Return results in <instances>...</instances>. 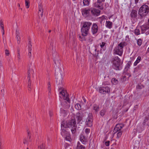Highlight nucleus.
Segmentation results:
<instances>
[{"label":"nucleus","mask_w":149,"mask_h":149,"mask_svg":"<svg viewBox=\"0 0 149 149\" xmlns=\"http://www.w3.org/2000/svg\"><path fill=\"white\" fill-rule=\"evenodd\" d=\"M64 126L65 127L71 128V130L72 133H74L77 128L76 122L75 119H72L68 122L65 123L63 121L62 122V126Z\"/></svg>","instance_id":"1"},{"label":"nucleus","mask_w":149,"mask_h":149,"mask_svg":"<svg viewBox=\"0 0 149 149\" xmlns=\"http://www.w3.org/2000/svg\"><path fill=\"white\" fill-rule=\"evenodd\" d=\"M121 60L118 56H116L112 58L111 63L112 64V67L116 70H120L122 69Z\"/></svg>","instance_id":"2"},{"label":"nucleus","mask_w":149,"mask_h":149,"mask_svg":"<svg viewBox=\"0 0 149 149\" xmlns=\"http://www.w3.org/2000/svg\"><path fill=\"white\" fill-rule=\"evenodd\" d=\"M66 92L64 90L62 89L61 91L60 92V93L59 94L60 98L61 99H63V100H62V101L60 100L61 102V104L62 106H63L66 104V101L69 103H70V100L69 98V95L67 94L66 96Z\"/></svg>","instance_id":"3"},{"label":"nucleus","mask_w":149,"mask_h":149,"mask_svg":"<svg viewBox=\"0 0 149 149\" xmlns=\"http://www.w3.org/2000/svg\"><path fill=\"white\" fill-rule=\"evenodd\" d=\"M63 72L60 69L58 68L55 70V75L56 79L57 84L62 85L63 83Z\"/></svg>","instance_id":"4"},{"label":"nucleus","mask_w":149,"mask_h":149,"mask_svg":"<svg viewBox=\"0 0 149 149\" xmlns=\"http://www.w3.org/2000/svg\"><path fill=\"white\" fill-rule=\"evenodd\" d=\"M125 46V42H121L114 49V54L122 56L123 52V48Z\"/></svg>","instance_id":"5"},{"label":"nucleus","mask_w":149,"mask_h":149,"mask_svg":"<svg viewBox=\"0 0 149 149\" xmlns=\"http://www.w3.org/2000/svg\"><path fill=\"white\" fill-rule=\"evenodd\" d=\"M149 12V7L147 5H144L139 9L138 13L141 16H146Z\"/></svg>","instance_id":"6"},{"label":"nucleus","mask_w":149,"mask_h":149,"mask_svg":"<svg viewBox=\"0 0 149 149\" xmlns=\"http://www.w3.org/2000/svg\"><path fill=\"white\" fill-rule=\"evenodd\" d=\"M92 23L88 22H84V36L88 35L89 31Z\"/></svg>","instance_id":"7"},{"label":"nucleus","mask_w":149,"mask_h":149,"mask_svg":"<svg viewBox=\"0 0 149 149\" xmlns=\"http://www.w3.org/2000/svg\"><path fill=\"white\" fill-rule=\"evenodd\" d=\"M110 91V88L108 86L100 87L99 89V92L103 94H104L106 93H109Z\"/></svg>","instance_id":"8"},{"label":"nucleus","mask_w":149,"mask_h":149,"mask_svg":"<svg viewBox=\"0 0 149 149\" xmlns=\"http://www.w3.org/2000/svg\"><path fill=\"white\" fill-rule=\"evenodd\" d=\"M27 132L28 137L27 139H24L23 141V143L24 144H29V142H31L32 140L31 133L29 130H27Z\"/></svg>","instance_id":"9"},{"label":"nucleus","mask_w":149,"mask_h":149,"mask_svg":"<svg viewBox=\"0 0 149 149\" xmlns=\"http://www.w3.org/2000/svg\"><path fill=\"white\" fill-rule=\"evenodd\" d=\"M93 117L91 114L89 113L87 118L86 125L88 127H91L93 125Z\"/></svg>","instance_id":"10"},{"label":"nucleus","mask_w":149,"mask_h":149,"mask_svg":"<svg viewBox=\"0 0 149 149\" xmlns=\"http://www.w3.org/2000/svg\"><path fill=\"white\" fill-rule=\"evenodd\" d=\"M77 118L78 123L80 124H82L83 122V118L84 116L83 114L79 112L77 113Z\"/></svg>","instance_id":"11"},{"label":"nucleus","mask_w":149,"mask_h":149,"mask_svg":"<svg viewBox=\"0 0 149 149\" xmlns=\"http://www.w3.org/2000/svg\"><path fill=\"white\" fill-rule=\"evenodd\" d=\"M124 126V125L123 124H117L114 129L113 132L116 133L119 131H120Z\"/></svg>","instance_id":"12"},{"label":"nucleus","mask_w":149,"mask_h":149,"mask_svg":"<svg viewBox=\"0 0 149 149\" xmlns=\"http://www.w3.org/2000/svg\"><path fill=\"white\" fill-rule=\"evenodd\" d=\"M28 67V71L27 78L28 79H30L31 76L33 77L34 72L33 70L30 68V65H29Z\"/></svg>","instance_id":"13"},{"label":"nucleus","mask_w":149,"mask_h":149,"mask_svg":"<svg viewBox=\"0 0 149 149\" xmlns=\"http://www.w3.org/2000/svg\"><path fill=\"white\" fill-rule=\"evenodd\" d=\"M83 22H81V23L82 24L81 26L82 28L81 29V31L82 33L81 35L79 34V39L81 41H83L84 40V29L83 28H84V23H83Z\"/></svg>","instance_id":"14"},{"label":"nucleus","mask_w":149,"mask_h":149,"mask_svg":"<svg viewBox=\"0 0 149 149\" xmlns=\"http://www.w3.org/2000/svg\"><path fill=\"white\" fill-rule=\"evenodd\" d=\"M98 27L97 25L95 23H93L91 28V31L93 34L96 33L98 31Z\"/></svg>","instance_id":"15"},{"label":"nucleus","mask_w":149,"mask_h":149,"mask_svg":"<svg viewBox=\"0 0 149 149\" xmlns=\"http://www.w3.org/2000/svg\"><path fill=\"white\" fill-rule=\"evenodd\" d=\"M61 135L63 136H65L66 135H68L69 133L67 132L65 129V128H66L64 126H62V123H61Z\"/></svg>","instance_id":"16"},{"label":"nucleus","mask_w":149,"mask_h":149,"mask_svg":"<svg viewBox=\"0 0 149 149\" xmlns=\"http://www.w3.org/2000/svg\"><path fill=\"white\" fill-rule=\"evenodd\" d=\"M29 45L28 46V56L29 58L31 59L32 56L31 52H32V45L31 43V41L29 42Z\"/></svg>","instance_id":"17"},{"label":"nucleus","mask_w":149,"mask_h":149,"mask_svg":"<svg viewBox=\"0 0 149 149\" xmlns=\"http://www.w3.org/2000/svg\"><path fill=\"white\" fill-rule=\"evenodd\" d=\"M100 11L97 9L93 8L91 10V13L95 16H98L100 14Z\"/></svg>","instance_id":"18"},{"label":"nucleus","mask_w":149,"mask_h":149,"mask_svg":"<svg viewBox=\"0 0 149 149\" xmlns=\"http://www.w3.org/2000/svg\"><path fill=\"white\" fill-rule=\"evenodd\" d=\"M140 27L142 34L144 33L147 29H149V26H147L146 24L141 26Z\"/></svg>","instance_id":"19"},{"label":"nucleus","mask_w":149,"mask_h":149,"mask_svg":"<svg viewBox=\"0 0 149 149\" xmlns=\"http://www.w3.org/2000/svg\"><path fill=\"white\" fill-rule=\"evenodd\" d=\"M54 63L56 65V68L55 70H56L58 68L60 69L59 66L61 64V61L57 58H55L54 59Z\"/></svg>","instance_id":"20"},{"label":"nucleus","mask_w":149,"mask_h":149,"mask_svg":"<svg viewBox=\"0 0 149 149\" xmlns=\"http://www.w3.org/2000/svg\"><path fill=\"white\" fill-rule=\"evenodd\" d=\"M130 17L132 19H134L137 17V11L133 10H132L130 15Z\"/></svg>","instance_id":"21"},{"label":"nucleus","mask_w":149,"mask_h":149,"mask_svg":"<svg viewBox=\"0 0 149 149\" xmlns=\"http://www.w3.org/2000/svg\"><path fill=\"white\" fill-rule=\"evenodd\" d=\"M148 121H149V114L146 115L145 116L143 124V125H145L146 123L147 125H149V122H148Z\"/></svg>","instance_id":"22"},{"label":"nucleus","mask_w":149,"mask_h":149,"mask_svg":"<svg viewBox=\"0 0 149 149\" xmlns=\"http://www.w3.org/2000/svg\"><path fill=\"white\" fill-rule=\"evenodd\" d=\"M91 10L90 8H84V17L88 16L90 15Z\"/></svg>","instance_id":"23"},{"label":"nucleus","mask_w":149,"mask_h":149,"mask_svg":"<svg viewBox=\"0 0 149 149\" xmlns=\"http://www.w3.org/2000/svg\"><path fill=\"white\" fill-rule=\"evenodd\" d=\"M112 25L113 23L112 22L110 21H106L105 26L107 28L111 29L112 28Z\"/></svg>","instance_id":"24"},{"label":"nucleus","mask_w":149,"mask_h":149,"mask_svg":"<svg viewBox=\"0 0 149 149\" xmlns=\"http://www.w3.org/2000/svg\"><path fill=\"white\" fill-rule=\"evenodd\" d=\"M141 57L140 56H138L135 61L134 63V66H136L138 63L141 61Z\"/></svg>","instance_id":"25"},{"label":"nucleus","mask_w":149,"mask_h":149,"mask_svg":"<svg viewBox=\"0 0 149 149\" xmlns=\"http://www.w3.org/2000/svg\"><path fill=\"white\" fill-rule=\"evenodd\" d=\"M0 26L1 28V31L2 32L3 35L4 34V30L3 24L2 20L0 21Z\"/></svg>","instance_id":"26"},{"label":"nucleus","mask_w":149,"mask_h":149,"mask_svg":"<svg viewBox=\"0 0 149 149\" xmlns=\"http://www.w3.org/2000/svg\"><path fill=\"white\" fill-rule=\"evenodd\" d=\"M76 149H84V147L80 142H78Z\"/></svg>","instance_id":"27"},{"label":"nucleus","mask_w":149,"mask_h":149,"mask_svg":"<svg viewBox=\"0 0 149 149\" xmlns=\"http://www.w3.org/2000/svg\"><path fill=\"white\" fill-rule=\"evenodd\" d=\"M111 82L113 84L116 85L118 84V81L116 78H113L112 79Z\"/></svg>","instance_id":"28"},{"label":"nucleus","mask_w":149,"mask_h":149,"mask_svg":"<svg viewBox=\"0 0 149 149\" xmlns=\"http://www.w3.org/2000/svg\"><path fill=\"white\" fill-rule=\"evenodd\" d=\"M38 11H40L41 12V17H42L43 15V9L42 8V6L41 4L39 5Z\"/></svg>","instance_id":"29"},{"label":"nucleus","mask_w":149,"mask_h":149,"mask_svg":"<svg viewBox=\"0 0 149 149\" xmlns=\"http://www.w3.org/2000/svg\"><path fill=\"white\" fill-rule=\"evenodd\" d=\"M80 140L81 142L84 144L83 142H84V135H83V133H82L80 135Z\"/></svg>","instance_id":"30"},{"label":"nucleus","mask_w":149,"mask_h":149,"mask_svg":"<svg viewBox=\"0 0 149 149\" xmlns=\"http://www.w3.org/2000/svg\"><path fill=\"white\" fill-rule=\"evenodd\" d=\"M106 43L104 42H102L101 43H100V46L101 48L103 49L104 50L106 48Z\"/></svg>","instance_id":"31"},{"label":"nucleus","mask_w":149,"mask_h":149,"mask_svg":"<svg viewBox=\"0 0 149 149\" xmlns=\"http://www.w3.org/2000/svg\"><path fill=\"white\" fill-rule=\"evenodd\" d=\"M19 32L17 31H16V37H17V43L18 44H19L20 43V38L19 37Z\"/></svg>","instance_id":"32"},{"label":"nucleus","mask_w":149,"mask_h":149,"mask_svg":"<svg viewBox=\"0 0 149 149\" xmlns=\"http://www.w3.org/2000/svg\"><path fill=\"white\" fill-rule=\"evenodd\" d=\"M134 33L136 35L138 36L140 34V30L139 29L136 28L134 30Z\"/></svg>","instance_id":"33"},{"label":"nucleus","mask_w":149,"mask_h":149,"mask_svg":"<svg viewBox=\"0 0 149 149\" xmlns=\"http://www.w3.org/2000/svg\"><path fill=\"white\" fill-rule=\"evenodd\" d=\"M75 108L78 110H80L81 109V106L80 104L77 103L75 105Z\"/></svg>","instance_id":"34"},{"label":"nucleus","mask_w":149,"mask_h":149,"mask_svg":"<svg viewBox=\"0 0 149 149\" xmlns=\"http://www.w3.org/2000/svg\"><path fill=\"white\" fill-rule=\"evenodd\" d=\"M28 90H30L31 89V81L30 80V79H28Z\"/></svg>","instance_id":"35"},{"label":"nucleus","mask_w":149,"mask_h":149,"mask_svg":"<svg viewBox=\"0 0 149 149\" xmlns=\"http://www.w3.org/2000/svg\"><path fill=\"white\" fill-rule=\"evenodd\" d=\"M99 107L96 104H94L93 105V109L94 110H95L96 112L98 111L99 110Z\"/></svg>","instance_id":"36"},{"label":"nucleus","mask_w":149,"mask_h":149,"mask_svg":"<svg viewBox=\"0 0 149 149\" xmlns=\"http://www.w3.org/2000/svg\"><path fill=\"white\" fill-rule=\"evenodd\" d=\"M106 113V110L104 109H102L100 112V115L102 116H103Z\"/></svg>","instance_id":"37"},{"label":"nucleus","mask_w":149,"mask_h":149,"mask_svg":"<svg viewBox=\"0 0 149 149\" xmlns=\"http://www.w3.org/2000/svg\"><path fill=\"white\" fill-rule=\"evenodd\" d=\"M25 6L26 8H28L29 7V0H25Z\"/></svg>","instance_id":"38"},{"label":"nucleus","mask_w":149,"mask_h":149,"mask_svg":"<svg viewBox=\"0 0 149 149\" xmlns=\"http://www.w3.org/2000/svg\"><path fill=\"white\" fill-rule=\"evenodd\" d=\"M91 0H84V6H88Z\"/></svg>","instance_id":"39"},{"label":"nucleus","mask_w":149,"mask_h":149,"mask_svg":"<svg viewBox=\"0 0 149 149\" xmlns=\"http://www.w3.org/2000/svg\"><path fill=\"white\" fill-rule=\"evenodd\" d=\"M17 57L18 58V61H19L20 59V52L19 50L18 49L17 50Z\"/></svg>","instance_id":"40"},{"label":"nucleus","mask_w":149,"mask_h":149,"mask_svg":"<svg viewBox=\"0 0 149 149\" xmlns=\"http://www.w3.org/2000/svg\"><path fill=\"white\" fill-rule=\"evenodd\" d=\"M142 40L141 39H139L137 40V43L138 45L139 46H140L142 44Z\"/></svg>","instance_id":"41"},{"label":"nucleus","mask_w":149,"mask_h":149,"mask_svg":"<svg viewBox=\"0 0 149 149\" xmlns=\"http://www.w3.org/2000/svg\"><path fill=\"white\" fill-rule=\"evenodd\" d=\"M132 64V61H129L126 65V67L129 68Z\"/></svg>","instance_id":"42"},{"label":"nucleus","mask_w":149,"mask_h":149,"mask_svg":"<svg viewBox=\"0 0 149 149\" xmlns=\"http://www.w3.org/2000/svg\"><path fill=\"white\" fill-rule=\"evenodd\" d=\"M122 132L120 131L118 132L117 134V137L118 138H120L122 135Z\"/></svg>","instance_id":"43"},{"label":"nucleus","mask_w":149,"mask_h":149,"mask_svg":"<svg viewBox=\"0 0 149 149\" xmlns=\"http://www.w3.org/2000/svg\"><path fill=\"white\" fill-rule=\"evenodd\" d=\"M65 139L66 140L68 141H70V140L71 139V138L69 136V134L68 135H66V136H65Z\"/></svg>","instance_id":"44"},{"label":"nucleus","mask_w":149,"mask_h":149,"mask_svg":"<svg viewBox=\"0 0 149 149\" xmlns=\"http://www.w3.org/2000/svg\"><path fill=\"white\" fill-rule=\"evenodd\" d=\"M143 65L142 64H139L137 67L136 68L139 70H140L141 69Z\"/></svg>","instance_id":"45"},{"label":"nucleus","mask_w":149,"mask_h":149,"mask_svg":"<svg viewBox=\"0 0 149 149\" xmlns=\"http://www.w3.org/2000/svg\"><path fill=\"white\" fill-rule=\"evenodd\" d=\"M51 86L50 82H48V91L49 92H50L51 91V88H50V87Z\"/></svg>","instance_id":"46"},{"label":"nucleus","mask_w":149,"mask_h":149,"mask_svg":"<svg viewBox=\"0 0 149 149\" xmlns=\"http://www.w3.org/2000/svg\"><path fill=\"white\" fill-rule=\"evenodd\" d=\"M40 149H46L45 145L42 144L40 146Z\"/></svg>","instance_id":"47"},{"label":"nucleus","mask_w":149,"mask_h":149,"mask_svg":"<svg viewBox=\"0 0 149 149\" xmlns=\"http://www.w3.org/2000/svg\"><path fill=\"white\" fill-rule=\"evenodd\" d=\"M126 80V77L125 76H122L121 78V80L123 82Z\"/></svg>","instance_id":"48"},{"label":"nucleus","mask_w":149,"mask_h":149,"mask_svg":"<svg viewBox=\"0 0 149 149\" xmlns=\"http://www.w3.org/2000/svg\"><path fill=\"white\" fill-rule=\"evenodd\" d=\"M105 144L106 146H109V145L110 144V141H107L105 142Z\"/></svg>","instance_id":"49"},{"label":"nucleus","mask_w":149,"mask_h":149,"mask_svg":"<svg viewBox=\"0 0 149 149\" xmlns=\"http://www.w3.org/2000/svg\"><path fill=\"white\" fill-rule=\"evenodd\" d=\"M90 129L88 128H86L85 130V132L86 134H88L90 132Z\"/></svg>","instance_id":"50"},{"label":"nucleus","mask_w":149,"mask_h":149,"mask_svg":"<svg viewBox=\"0 0 149 149\" xmlns=\"http://www.w3.org/2000/svg\"><path fill=\"white\" fill-rule=\"evenodd\" d=\"M5 54L6 55L8 56L9 54V51L7 49H6L5 50Z\"/></svg>","instance_id":"51"},{"label":"nucleus","mask_w":149,"mask_h":149,"mask_svg":"<svg viewBox=\"0 0 149 149\" xmlns=\"http://www.w3.org/2000/svg\"><path fill=\"white\" fill-rule=\"evenodd\" d=\"M97 7L101 10H102L103 9V7L101 6L98 5Z\"/></svg>","instance_id":"52"},{"label":"nucleus","mask_w":149,"mask_h":149,"mask_svg":"<svg viewBox=\"0 0 149 149\" xmlns=\"http://www.w3.org/2000/svg\"><path fill=\"white\" fill-rule=\"evenodd\" d=\"M60 110L61 113H65V111L63 110L62 108H61Z\"/></svg>","instance_id":"53"},{"label":"nucleus","mask_w":149,"mask_h":149,"mask_svg":"<svg viewBox=\"0 0 149 149\" xmlns=\"http://www.w3.org/2000/svg\"><path fill=\"white\" fill-rule=\"evenodd\" d=\"M1 93H2V94L3 95H4V89H1Z\"/></svg>","instance_id":"54"},{"label":"nucleus","mask_w":149,"mask_h":149,"mask_svg":"<svg viewBox=\"0 0 149 149\" xmlns=\"http://www.w3.org/2000/svg\"><path fill=\"white\" fill-rule=\"evenodd\" d=\"M97 2L98 3H102L103 1V0H97Z\"/></svg>","instance_id":"55"},{"label":"nucleus","mask_w":149,"mask_h":149,"mask_svg":"<svg viewBox=\"0 0 149 149\" xmlns=\"http://www.w3.org/2000/svg\"><path fill=\"white\" fill-rule=\"evenodd\" d=\"M49 115L50 116H51L52 115V113L51 111H49Z\"/></svg>","instance_id":"56"},{"label":"nucleus","mask_w":149,"mask_h":149,"mask_svg":"<svg viewBox=\"0 0 149 149\" xmlns=\"http://www.w3.org/2000/svg\"><path fill=\"white\" fill-rule=\"evenodd\" d=\"M139 0H135V3L136 4H137V3L138 2Z\"/></svg>","instance_id":"57"},{"label":"nucleus","mask_w":149,"mask_h":149,"mask_svg":"<svg viewBox=\"0 0 149 149\" xmlns=\"http://www.w3.org/2000/svg\"><path fill=\"white\" fill-rule=\"evenodd\" d=\"M38 13L39 15L41 16V12L40 11H38Z\"/></svg>","instance_id":"58"},{"label":"nucleus","mask_w":149,"mask_h":149,"mask_svg":"<svg viewBox=\"0 0 149 149\" xmlns=\"http://www.w3.org/2000/svg\"><path fill=\"white\" fill-rule=\"evenodd\" d=\"M146 35H147L149 34V30L148 31H147L146 33Z\"/></svg>","instance_id":"59"},{"label":"nucleus","mask_w":149,"mask_h":149,"mask_svg":"<svg viewBox=\"0 0 149 149\" xmlns=\"http://www.w3.org/2000/svg\"><path fill=\"white\" fill-rule=\"evenodd\" d=\"M81 10H82L81 12H82V14L83 15V14H84V13H83L84 12V10H83V9H82Z\"/></svg>","instance_id":"60"},{"label":"nucleus","mask_w":149,"mask_h":149,"mask_svg":"<svg viewBox=\"0 0 149 149\" xmlns=\"http://www.w3.org/2000/svg\"><path fill=\"white\" fill-rule=\"evenodd\" d=\"M17 6L19 7H20V4L19 3H18L17 4Z\"/></svg>","instance_id":"61"},{"label":"nucleus","mask_w":149,"mask_h":149,"mask_svg":"<svg viewBox=\"0 0 149 149\" xmlns=\"http://www.w3.org/2000/svg\"><path fill=\"white\" fill-rule=\"evenodd\" d=\"M51 32V30H50L49 31V33H50V32Z\"/></svg>","instance_id":"62"},{"label":"nucleus","mask_w":149,"mask_h":149,"mask_svg":"<svg viewBox=\"0 0 149 149\" xmlns=\"http://www.w3.org/2000/svg\"><path fill=\"white\" fill-rule=\"evenodd\" d=\"M86 139H85V138H84V142H86Z\"/></svg>","instance_id":"63"},{"label":"nucleus","mask_w":149,"mask_h":149,"mask_svg":"<svg viewBox=\"0 0 149 149\" xmlns=\"http://www.w3.org/2000/svg\"><path fill=\"white\" fill-rule=\"evenodd\" d=\"M86 101V100L85 99H84V102H85Z\"/></svg>","instance_id":"64"}]
</instances>
